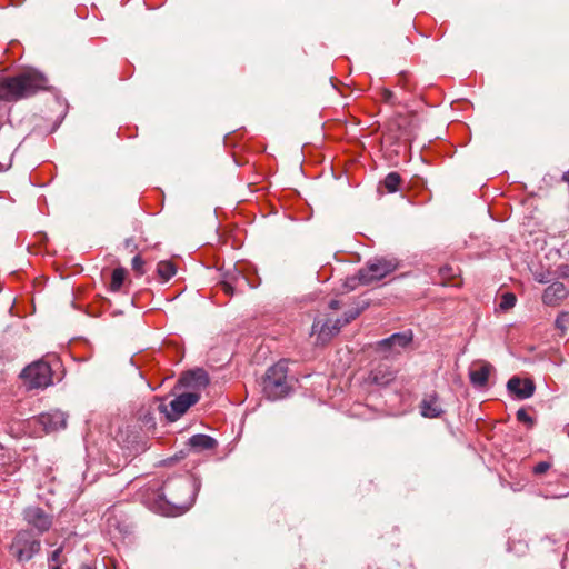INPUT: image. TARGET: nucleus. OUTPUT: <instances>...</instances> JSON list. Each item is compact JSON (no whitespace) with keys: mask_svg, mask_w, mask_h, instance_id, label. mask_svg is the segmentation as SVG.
Wrapping results in <instances>:
<instances>
[{"mask_svg":"<svg viewBox=\"0 0 569 569\" xmlns=\"http://www.w3.org/2000/svg\"><path fill=\"white\" fill-rule=\"evenodd\" d=\"M288 365L286 361H279L267 370L262 389L266 397L270 400H279L290 392L287 382Z\"/></svg>","mask_w":569,"mask_h":569,"instance_id":"7ed1b4c3","label":"nucleus"},{"mask_svg":"<svg viewBox=\"0 0 569 569\" xmlns=\"http://www.w3.org/2000/svg\"><path fill=\"white\" fill-rule=\"evenodd\" d=\"M329 307L331 309H338L339 308V301L338 300H331L329 303Z\"/></svg>","mask_w":569,"mask_h":569,"instance_id":"473e14b6","label":"nucleus"},{"mask_svg":"<svg viewBox=\"0 0 569 569\" xmlns=\"http://www.w3.org/2000/svg\"><path fill=\"white\" fill-rule=\"evenodd\" d=\"M517 419L520 422L529 425V427L533 426L532 417H530L525 409H520V410L517 411Z\"/></svg>","mask_w":569,"mask_h":569,"instance_id":"a878e982","label":"nucleus"},{"mask_svg":"<svg viewBox=\"0 0 569 569\" xmlns=\"http://www.w3.org/2000/svg\"><path fill=\"white\" fill-rule=\"evenodd\" d=\"M551 468V463L548 462V461H540L539 463H537L535 467H533V473L535 475H543L546 473L549 469Z\"/></svg>","mask_w":569,"mask_h":569,"instance_id":"bb28decb","label":"nucleus"},{"mask_svg":"<svg viewBox=\"0 0 569 569\" xmlns=\"http://www.w3.org/2000/svg\"><path fill=\"white\" fill-rule=\"evenodd\" d=\"M200 399L197 392H184L177 396L169 403L170 409L166 405H158V409L163 412L168 420L176 421L179 419L191 406L196 405Z\"/></svg>","mask_w":569,"mask_h":569,"instance_id":"6e6552de","label":"nucleus"},{"mask_svg":"<svg viewBox=\"0 0 569 569\" xmlns=\"http://www.w3.org/2000/svg\"><path fill=\"white\" fill-rule=\"evenodd\" d=\"M401 178L397 172H390L383 180V184L389 192H396L400 184Z\"/></svg>","mask_w":569,"mask_h":569,"instance_id":"aec40b11","label":"nucleus"},{"mask_svg":"<svg viewBox=\"0 0 569 569\" xmlns=\"http://www.w3.org/2000/svg\"><path fill=\"white\" fill-rule=\"evenodd\" d=\"M143 260L141 259L140 256H136L133 257L132 259V269L139 273V274H142L143 273Z\"/></svg>","mask_w":569,"mask_h":569,"instance_id":"cd10ccee","label":"nucleus"},{"mask_svg":"<svg viewBox=\"0 0 569 569\" xmlns=\"http://www.w3.org/2000/svg\"><path fill=\"white\" fill-rule=\"evenodd\" d=\"M359 284H362V281L360 280V270L356 276L349 277L346 279L345 288L348 291L355 290Z\"/></svg>","mask_w":569,"mask_h":569,"instance_id":"b1692460","label":"nucleus"},{"mask_svg":"<svg viewBox=\"0 0 569 569\" xmlns=\"http://www.w3.org/2000/svg\"><path fill=\"white\" fill-rule=\"evenodd\" d=\"M23 518L28 525L36 528L39 533L48 531L52 525L51 517L40 507H29L23 512Z\"/></svg>","mask_w":569,"mask_h":569,"instance_id":"1a4fd4ad","label":"nucleus"},{"mask_svg":"<svg viewBox=\"0 0 569 569\" xmlns=\"http://www.w3.org/2000/svg\"><path fill=\"white\" fill-rule=\"evenodd\" d=\"M53 569H60L59 567H54Z\"/></svg>","mask_w":569,"mask_h":569,"instance_id":"f704fd0d","label":"nucleus"},{"mask_svg":"<svg viewBox=\"0 0 569 569\" xmlns=\"http://www.w3.org/2000/svg\"><path fill=\"white\" fill-rule=\"evenodd\" d=\"M517 302V298L511 292H506L501 296L500 302H499V309L502 311H507L515 307Z\"/></svg>","mask_w":569,"mask_h":569,"instance_id":"4be33fe9","label":"nucleus"},{"mask_svg":"<svg viewBox=\"0 0 569 569\" xmlns=\"http://www.w3.org/2000/svg\"><path fill=\"white\" fill-rule=\"evenodd\" d=\"M413 333L411 330L396 332L376 343L375 350L385 359H392L411 349Z\"/></svg>","mask_w":569,"mask_h":569,"instance_id":"20e7f679","label":"nucleus"},{"mask_svg":"<svg viewBox=\"0 0 569 569\" xmlns=\"http://www.w3.org/2000/svg\"><path fill=\"white\" fill-rule=\"evenodd\" d=\"M47 78L41 72L28 70L0 81V99L18 101L27 99L40 90L47 89Z\"/></svg>","mask_w":569,"mask_h":569,"instance_id":"f03ea898","label":"nucleus"},{"mask_svg":"<svg viewBox=\"0 0 569 569\" xmlns=\"http://www.w3.org/2000/svg\"><path fill=\"white\" fill-rule=\"evenodd\" d=\"M569 295L562 282L556 281L548 286L542 295V302L547 306H558Z\"/></svg>","mask_w":569,"mask_h":569,"instance_id":"f8f14e48","label":"nucleus"},{"mask_svg":"<svg viewBox=\"0 0 569 569\" xmlns=\"http://www.w3.org/2000/svg\"><path fill=\"white\" fill-rule=\"evenodd\" d=\"M11 164V156H9L6 161L0 162V170H6Z\"/></svg>","mask_w":569,"mask_h":569,"instance_id":"c756f323","label":"nucleus"},{"mask_svg":"<svg viewBox=\"0 0 569 569\" xmlns=\"http://www.w3.org/2000/svg\"><path fill=\"white\" fill-rule=\"evenodd\" d=\"M126 278V270L123 268H116L111 274L110 290L119 291Z\"/></svg>","mask_w":569,"mask_h":569,"instance_id":"6ab92c4d","label":"nucleus"},{"mask_svg":"<svg viewBox=\"0 0 569 569\" xmlns=\"http://www.w3.org/2000/svg\"><path fill=\"white\" fill-rule=\"evenodd\" d=\"M340 326L335 321L331 325V321H322L320 319H316L312 325V335H317V340L321 343H326L329 341L335 335L340 331Z\"/></svg>","mask_w":569,"mask_h":569,"instance_id":"ddd939ff","label":"nucleus"},{"mask_svg":"<svg viewBox=\"0 0 569 569\" xmlns=\"http://www.w3.org/2000/svg\"><path fill=\"white\" fill-rule=\"evenodd\" d=\"M40 540L28 530L19 531L11 545L10 552L19 562H27L40 551Z\"/></svg>","mask_w":569,"mask_h":569,"instance_id":"39448f33","label":"nucleus"},{"mask_svg":"<svg viewBox=\"0 0 569 569\" xmlns=\"http://www.w3.org/2000/svg\"><path fill=\"white\" fill-rule=\"evenodd\" d=\"M360 312H361V310H359V309L348 310L347 312H345L342 319H337L336 321L340 326V328H342L347 323L355 320L360 315Z\"/></svg>","mask_w":569,"mask_h":569,"instance_id":"5701e85b","label":"nucleus"},{"mask_svg":"<svg viewBox=\"0 0 569 569\" xmlns=\"http://www.w3.org/2000/svg\"><path fill=\"white\" fill-rule=\"evenodd\" d=\"M142 420L144 423H152V425L154 423L153 418L149 413H146L143 416Z\"/></svg>","mask_w":569,"mask_h":569,"instance_id":"7c9ffc66","label":"nucleus"},{"mask_svg":"<svg viewBox=\"0 0 569 569\" xmlns=\"http://www.w3.org/2000/svg\"><path fill=\"white\" fill-rule=\"evenodd\" d=\"M493 367L483 360L475 361L469 369V379L475 387H485Z\"/></svg>","mask_w":569,"mask_h":569,"instance_id":"9b49d317","label":"nucleus"},{"mask_svg":"<svg viewBox=\"0 0 569 569\" xmlns=\"http://www.w3.org/2000/svg\"><path fill=\"white\" fill-rule=\"evenodd\" d=\"M372 382L379 386H387L395 379V372L387 367L378 366L370 372Z\"/></svg>","mask_w":569,"mask_h":569,"instance_id":"f3484780","label":"nucleus"},{"mask_svg":"<svg viewBox=\"0 0 569 569\" xmlns=\"http://www.w3.org/2000/svg\"><path fill=\"white\" fill-rule=\"evenodd\" d=\"M60 553H61V549H60V548H59V549H57V550H54V551L52 552V555H51V559H52L53 561L58 560V558H59Z\"/></svg>","mask_w":569,"mask_h":569,"instance_id":"2f4dec72","label":"nucleus"},{"mask_svg":"<svg viewBox=\"0 0 569 569\" xmlns=\"http://www.w3.org/2000/svg\"><path fill=\"white\" fill-rule=\"evenodd\" d=\"M556 327L565 331L569 327V312H561L556 319Z\"/></svg>","mask_w":569,"mask_h":569,"instance_id":"393cba45","label":"nucleus"},{"mask_svg":"<svg viewBox=\"0 0 569 569\" xmlns=\"http://www.w3.org/2000/svg\"><path fill=\"white\" fill-rule=\"evenodd\" d=\"M200 488L201 481L193 475L170 479L164 482L153 509L167 517L180 516L193 506Z\"/></svg>","mask_w":569,"mask_h":569,"instance_id":"f257e3e1","label":"nucleus"},{"mask_svg":"<svg viewBox=\"0 0 569 569\" xmlns=\"http://www.w3.org/2000/svg\"><path fill=\"white\" fill-rule=\"evenodd\" d=\"M188 443L193 450L201 451L213 449L217 446V440L208 435L198 433L192 436Z\"/></svg>","mask_w":569,"mask_h":569,"instance_id":"dca6fc26","label":"nucleus"},{"mask_svg":"<svg viewBox=\"0 0 569 569\" xmlns=\"http://www.w3.org/2000/svg\"><path fill=\"white\" fill-rule=\"evenodd\" d=\"M398 267L395 259L375 258L369 260L363 268L360 269V280L362 284H371L392 273Z\"/></svg>","mask_w":569,"mask_h":569,"instance_id":"0eeeda50","label":"nucleus"},{"mask_svg":"<svg viewBox=\"0 0 569 569\" xmlns=\"http://www.w3.org/2000/svg\"><path fill=\"white\" fill-rule=\"evenodd\" d=\"M507 388L518 399H528L535 392V383L530 379L522 380L519 377L509 379Z\"/></svg>","mask_w":569,"mask_h":569,"instance_id":"4468645a","label":"nucleus"},{"mask_svg":"<svg viewBox=\"0 0 569 569\" xmlns=\"http://www.w3.org/2000/svg\"><path fill=\"white\" fill-rule=\"evenodd\" d=\"M67 413L61 410H51L43 412L37 417V422L42 427L46 432H53L66 428Z\"/></svg>","mask_w":569,"mask_h":569,"instance_id":"9d476101","label":"nucleus"},{"mask_svg":"<svg viewBox=\"0 0 569 569\" xmlns=\"http://www.w3.org/2000/svg\"><path fill=\"white\" fill-rule=\"evenodd\" d=\"M180 382L188 388H204L209 385V377L203 369H196L183 375Z\"/></svg>","mask_w":569,"mask_h":569,"instance_id":"2eb2a0df","label":"nucleus"},{"mask_svg":"<svg viewBox=\"0 0 569 569\" xmlns=\"http://www.w3.org/2000/svg\"><path fill=\"white\" fill-rule=\"evenodd\" d=\"M79 569H93L91 566L87 565V563H82Z\"/></svg>","mask_w":569,"mask_h":569,"instance_id":"72a5a7b5","label":"nucleus"},{"mask_svg":"<svg viewBox=\"0 0 569 569\" xmlns=\"http://www.w3.org/2000/svg\"><path fill=\"white\" fill-rule=\"evenodd\" d=\"M157 273L163 282H167L177 273V268L171 261H160Z\"/></svg>","mask_w":569,"mask_h":569,"instance_id":"a211bd4d","label":"nucleus"},{"mask_svg":"<svg viewBox=\"0 0 569 569\" xmlns=\"http://www.w3.org/2000/svg\"><path fill=\"white\" fill-rule=\"evenodd\" d=\"M445 412L441 403L438 401L437 396L429 397V418L440 417Z\"/></svg>","mask_w":569,"mask_h":569,"instance_id":"412c9836","label":"nucleus"},{"mask_svg":"<svg viewBox=\"0 0 569 569\" xmlns=\"http://www.w3.org/2000/svg\"><path fill=\"white\" fill-rule=\"evenodd\" d=\"M20 377L29 389H43L52 383V370L48 362L38 360L27 366Z\"/></svg>","mask_w":569,"mask_h":569,"instance_id":"423d86ee","label":"nucleus"},{"mask_svg":"<svg viewBox=\"0 0 569 569\" xmlns=\"http://www.w3.org/2000/svg\"><path fill=\"white\" fill-rule=\"evenodd\" d=\"M419 408H420L421 416L426 418L427 417V399L426 398H423L421 400Z\"/></svg>","mask_w":569,"mask_h":569,"instance_id":"c85d7f7f","label":"nucleus"}]
</instances>
